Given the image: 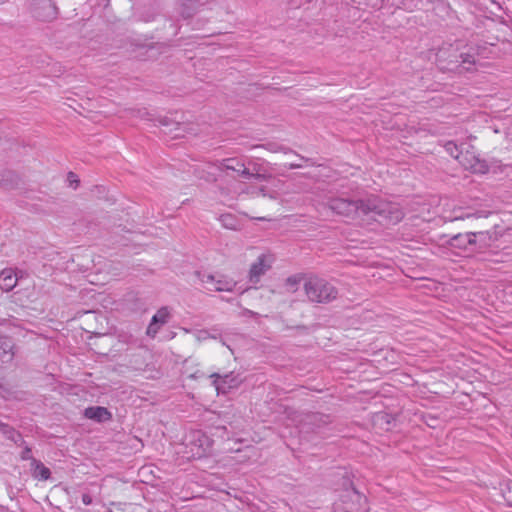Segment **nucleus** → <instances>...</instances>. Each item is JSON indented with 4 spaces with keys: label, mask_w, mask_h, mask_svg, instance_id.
Masks as SVG:
<instances>
[{
    "label": "nucleus",
    "mask_w": 512,
    "mask_h": 512,
    "mask_svg": "<svg viewBox=\"0 0 512 512\" xmlns=\"http://www.w3.org/2000/svg\"><path fill=\"white\" fill-rule=\"evenodd\" d=\"M322 205L333 214L349 219H356L360 215L374 214L379 217L380 221L397 224L404 217V212L398 204L381 200L376 196L358 200L343 196H327Z\"/></svg>",
    "instance_id": "f257e3e1"
},
{
    "label": "nucleus",
    "mask_w": 512,
    "mask_h": 512,
    "mask_svg": "<svg viewBox=\"0 0 512 512\" xmlns=\"http://www.w3.org/2000/svg\"><path fill=\"white\" fill-rule=\"evenodd\" d=\"M436 63L442 71L459 74L477 70L475 56L469 53H459L453 45H445L439 48L436 53Z\"/></svg>",
    "instance_id": "f03ea898"
},
{
    "label": "nucleus",
    "mask_w": 512,
    "mask_h": 512,
    "mask_svg": "<svg viewBox=\"0 0 512 512\" xmlns=\"http://www.w3.org/2000/svg\"><path fill=\"white\" fill-rule=\"evenodd\" d=\"M302 289L307 301L311 303L327 304L338 297L337 288L325 279L318 277L304 280Z\"/></svg>",
    "instance_id": "7ed1b4c3"
},
{
    "label": "nucleus",
    "mask_w": 512,
    "mask_h": 512,
    "mask_svg": "<svg viewBox=\"0 0 512 512\" xmlns=\"http://www.w3.org/2000/svg\"><path fill=\"white\" fill-rule=\"evenodd\" d=\"M199 280L206 285V289L209 291H218V292H231L236 286V282L227 277H220L216 279L214 275L211 274H202L200 272H196Z\"/></svg>",
    "instance_id": "20e7f679"
},
{
    "label": "nucleus",
    "mask_w": 512,
    "mask_h": 512,
    "mask_svg": "<svg viewBox=\"0 0 512 512\" xmlns=\"http://www.w3.org/2000/svg\"><path fill=\"white\" fill-rule=\"evenodd\" d=\"M31 10L33 16L43 22H50L58 15V9L52 0H33Z\"/></svg>",
    "instance_id": "39448f33"
},
{
    "label": "nucleus",
    "mask_w": 512,
    "mask_h": 512,
    "mask_svg": "<svg viewBox=\"0 0 512 512\" xmlns=\"http://www.w3.org/2000/svg\"><path fill=\"white\" fill-rule=\"evenodd\" d=\"M468 233L471 236V252L490 247L498 239L496 232L479 231Z\"/></svg>",
    "instance_id": "423d86ee"
},
{
    "label": "nucleus",
    "mask_w": 512,
    "mask_h": 512,
    "mask_svg": "<svg viewBox=\"0 0 512 512\" xmlns=\"http://www.w3.org/2000/svg\"><path fill=\"white\" fill-rule=\"evenodd\" d=\"M272 261L273 259L270 255L261 254L250 267L249 280L252 283H258L261 276L271 268Z\"/></svg>",
    "instance_id": "0eeeda50"
},
{
    "label": "nucleus",
    "mask_w": 512,
    "mask_h": 512,
    "mask_svg": "<svg viewBox=\"0 0 512 512\" xmlns=\"http://www.w3.org/2000/svg\"><path fill=\"white\" fill-rule=\"evenodd\" d=\"M210 377L214 378L213 385L218 393H226L229 389L236 388L241 383L239 376L234 375L233 373L225 374L223 376L214 373Z\"/></svg>",
    "instance_id": "6e6552de"
},
{
    "label": "nucleus",
    "mask_w": 512,
    "mask_h": 512,
    "mask_svg": "<svg viewBox=\"0 0 512 512\" xmlns=\"http://www.w3.org/2000/svg\"><path fill=\"white\" fill-rule=\"evenodd\" d=\"M169 317L170 311L168 307H161L152 317L147 328V335L154 337L158 333L160 327L168 322Z\"/></svg>",
    "instance_id": "1a4fd4ad"
},
{
    "label": "nucleus",
    "mask_w": 512,
    "mask_h": 512,
    "mask_svg": "<svg viewBox=\"0 0 512 512\" xmlns=\"http://www.w3.org/2000/svg\"><path fill=\"white\" fill-rule=\"evenodd\" d=\"M207 0H177V9L184 19L191 18Z\"/></svg>",
    "instance_id": "9d476101"
},
{
    "label": "nucleus",
    "mask_w": 512,
    "mask_h": 512,
    "mask_svg": "<svg viewBox=\"0 0 512 512\" xmlns=\"http://www.w3.org/2000/svg\"><path fill=\"white\" fill-rule=\"evenodd\" d=\"M84 416L97 422H106L112 418V414L107 408L102 406L88 407L84 411Z\"/></svg>",
    "instance_id": "9b49d317"
},
{
    "label": "nucleus",
    "mask_w": 512,
    "mask_h": 512,
    "mask_svg": "<svg viewBox=\"0 0 512 512\" xmlns=\"http://www.w3.org/2000/svg\"><path fill=\"white\" fill-rule=\"evenodd\" d=\"M14 357V344L9 337L0 336V361L8 363Z\"/></svg>",
    "instance_id": "f8f14e48"
},
{
    "label": "nucleus",
    "mask_w": 512,
    "mask_h": 512,
    "mask_svg": "<svg viewBox=\"0 0 512 512\" xmlns=\"http://www.w3.org/2000/svg\"><path fill=\"white\" fill-rule=\"evenodd\" d=\"M17 284V275L12 269H4L0 272V288L3 291H11Z\"/></svg>",
    "instance_id": "ddd939ff"
},
{
    "label": "nucleus",
    "mask_w": 512,
    "mask_h": 512,
    "mask_svg": "<svg viewBox=\"0 0 512 512\" xmlns=\"http://www.w3.org/2000/svg\"><path fill=\"white\" fill-rule=\"evenodd\" d=\"M451 247L471 251V236L469 233H459L448 240Z\"/></svg>",
    "instance_id": "4468645a"
},
{
    "label": "nucleus",
    "mask_w": 512,
    "mask_h": 512,
    "mask_svg": "<svg viewBox=\"0 0 512 512\" xmlns=\"http://www.w3.org/2000/svg\"><path fill=\"white\" fill-rule=\"evenodd\" d=\"M30 465H31L32 476L35 479L45 481L50 478L51 472H50L49 468L44 466V464L42 462H40L39 460L32 459V462L30 463Z\"/></svg>",
    "instance_id": "2eb2a0df"
},
{
    "label": "nucleus",
    "mask_w": 512,
    "mask_h": 512,
    "mask_svg": "<svg viewBox=\"0 0 512 512\" xmlns=\"http://www.w3.org/2000/svg\"><path fill=\"white\" fill-rule=\"evenodd\" d=\"M0 431L2 434L9 440L13 441L15 444L22 446L25 441L23 440L21 434L17 432L13 427L8 424L1 425Z\"/></svg>",
    "instance_id": "dca6fc26"
},
{
    "label": "nucleus",
    "mask_w": 512,
    "mask_h": 512,
    "mask_svg": "<svg viewBox=\"0 0 512 512\" xmlns=\"http://www.w3.org/2000/svg\"><path fill=\"white\" fill-rule=\"evenodd\" d=\"M254 148H265L271 152H279V151H282L284 153H293L295 154L300 160H303V161H306V162H309L310 159L309 158H305L299 154H297L295 151L291 150V149H288V148H285V147H282V146H279L275 143H268L266 145H258V146H254Z\"/></svg>",
    "instance_id": "f3484780"
},
{
    "label": "nucleus",
    "mask_w": 512,
    "mask_h": 512,
    "mask_svg": "<svg viewBox=\"0 0 512 512\" xmlns=\"http://www.w3.org/2000/svg\"><path fill=\"white\" fill-rule=\"evenodd\" d=\"M173 125H174V128L169 129V132H175L174 137L184 136L185 133H189V134L194 133V129L192 127H190L189 124L174 123Z\"/></svg>",
    "instance_id": "a211bd4d"
},
{
    "label": "nucleus",
    "mask_w": 512,
    "mask_h": 512,
    "mask_svg": "<svg viewBox=\"0 0 512 512\" xmlns=\"http://www.w3.org/2000/svg\"><path fill=\"white\" fill-rule=\"evenodd\" d=\"M198 442H199V447L202 448V451H198V452L194 453V456L201 458L206 455V452L209 448L210 440L207 436L201 435L198 438Z\"/></svg>",
    "instance_id": "6ab92c4d"
},
{
    "label": "nucleus",
    "mask_w": 512,
    "mask_h": 512,
    "mask_svg": "<svg viewBox=\"0 0 512 512\" xmlns=\"http://www.w3.org/2000/svg\"><path fill=\"white\" fill-rule=\"evenodd\" d=\"M238 161L234 158H229L222 160L219 163V169H227V170H233V171H240V167L238 166Z\"/></svg>",
    "instance_id": "aec40b11"
},
{
    "label": "nucleus",
    "mask_w": 512,
    "mask_h": 512,
    "mask_svg": "<svg viewBox=\"0 0 512 512\" xmlns=\"http://www.w3.org/2000/svg\"><path fill=\"white\" fill-rule=\"evenodd\" d=\"M300 284H301V279H299L297 277H289L285 283L287 292L296 293L300 287Z\"/></svg>",
    "instance_id": "412c9836"
},
{
    "label": "nucleus",
    "mask_w": 512,
    "mask_h": 512,
    "mask_svg": "<svg viewBox=\"0 0 512 512\" xmlns=\"http://www.w3.org/2000/svg\"><path fill=\"white\" fill-rule=\"evenodd\" d=\"M220 221L222 225L227 229L235 230L237 228L235 219L230 214L221 215Z\"/></svg>",
    "instance_id": "4be33fe9"
},
{
    "label": "nucleus",
    "mask_w": 512,
    "mask_h": 512,
    "mask_svg": "<svg viewBox=\"0 0 512 512\" xmlns=\"http://www.w3.org/2000/svg\"><path fill=\"white\" fill-rule=\"evenodd\" d=\"M247 193L251 194L254 197H258V196L266 197V196H268L271 199H276L275 193L268 194L265 187L254 188L252 190H248Z\"/></svg>",
    "instance_id": "5701e85b"
},
{
    "label": "nucleus",
    "mask_w": 512,
    "mask_h": 512,
    "mask_svg": "<svg viewBox=\"0 0 512 512\" xmlns=\"http://www.w3.org/2000/svg\"><path fill=\"white\" fill-rule=\"evenodd\" d=\"M194 337L198 342L205 341L209 338L216 339L215 335L210 334L207 330H197L194 332Z\"/></svg>",
    "instance_id": "b1692460"
},
{
    "label": "nucleus",
    "mask_w": 512,
    "mask_h": 512,
    "mask_svg": "<svg viewBox=\"0 0 512 512\" xmlns=\"http://www.w3.org/2000/svg\"><path fill=\"white\" fill-rule=\"evenodd\" d=\"M24 448H23V451L21 452V455H20V458L22 460H30L32 462V459H34L31 455V448L27 445H22Z\"/></svg>",
    "instance_id": "393cba45"
},
{
    "label": "nucleus",
    "mask_w": 512,
    "mask_h": 512,
    "mask_svg": "<svg viewBox=\"0 0 512 512\" xmlns=\"http://www.w3.org/2000/svg\"><path fill=\"white\" fill-rule=\"evenodd\" d=\"M504 497L507 503L512 506V481H510L507 485V489L504 492Z\"/></svg>",
    "instance_id": "a878e982"
},
{
    "label": "nucleus",
    "mask_w": 512,
    "mask_h": 512,
    "mask_svg": "<svg viewBox=\"0 0 512 512\" xmlns=\"http://www.w3.org/2000/svg\"><path fill=\"white\" fill-rule=\"evenodd\" d=\"M68 181H69V185L74 186V188H76L79 183V180L77 179L76 174H74L73 172L68 173Z\"/></svg>",
    "instance_id": "bb28decb"
},
{
    "label": "nucleus",
    "mask_w": 512,
    "mask_h": 512,
    "mask_svg": "<svg viewBox=\"0 0 512 512\" xmlns=\"http://www.w3.org/2000/svg\"><path fill=\"white\" fill-rule=\"evenodd\" d=\"M238 166L240 167V173L242 176L246 177V178H249V177H252V173H250V171L245 168L244 164L243 163H238Z\"/></svg>",
    "instance_id": "cd10ccee"
},
{
    "label": "nucleus",
    "mask_w": 512,
    "mask_h": 512,
    "mask_svg": "<svg viewBox=\"0 0 512 512\" xmlns=\"http://www.w3.org/2000/svg\"><path fill=\"white\" fill-rule=\"evenodd\" d=\"M82 502L85 505H90L92 503V497L89 494L85 493L82 495Z\"/></svg>",
    "instance_id": "c85d7f7f"
},
{
    "label": "nucleus",
    "mask_w": 512,
    "mask_h": 512,
    "mask_svg": "<svg viewBox=\"0 0 512 512\" xmlns=\"http://www.w3.org/2000/svg\"><path fill=\"white\" fill-rule=\"evenodd\" d=\"M482 167L483 165L480 164V162H477L475 165H471L469 168L474 172H480Z\"/></svg>",
    "instance_id": "c756f323"
},
{
    "label": "nucleus",
    "mask_w": 512,
    "mask_h": 512,
    "mask_svg": "<svg viewBox=\"0 0 512 512\" xmlns=\"http://www.w3.org/2000/svg\"><path fill=\"white\" fill-rule=\"evenodd\" d=\"M252 177H254V178L258 179V180H264V179L267 178V176L264 175V174H253Z\"/></svg>",
    "instance_id": "7c9ffc66"
},
{
    "label": "nucleus",
    "mask_w": 512,
    "mask_h": 512,
    "mask_svg": "<svg viewBox=\"0 0 512 512\" xmlns=\"http://www.w3.org/2000/svg\"><path fill=\"white\" fill-rule=\"evenodd\" d=\"M302 165L301 164H294V163H291L288 165V168L289 169H297V168H301Z\"/></svg>",
    "instance_id": "2f4dec72"
},
{
    "label": "nucleus",
    "mask_w": 512,
    "mask_h": 512,
    "mask_svg": "<svg viewBox=\"0 0 512 512\" xmlns=\"http://www.w3.org/2000/svg\"><path fill=\"white\" fill-rule=\"evenodd\" d=\"M69 107H71L73 110L77 111V112H78L79 114H81V115H82V114H84V112H83V111L78 110V109H77L74 105H72V104H69Z\"/></svg>",
    "instance_id": "473e14b6"
},
{
    "label": "nucleus",
    "mask_w": 512,
    "mask_h": 512,
    "mask_svg": "<svg viewBox=\"0 0 512 512\" xmlns=\"http://www.w3.org/2000/svg\"><path fill=\"white\" fill-rule=\"evenodd\" d=\"M465 216L464 215H456L454 218H452L451 220H458V219H464Z\"/></svg>",
    "instance_id": "72a5a7b5"
},
{
    "label": "nucleus",
    "mask_w": 512,
    "mask_h": 512,
    "mask_svg": "<svg viewBox=\"0 0 512 512\" xmlns=\"http://www.w3.org/2000/svg\"><path fill=\"white\" fill-rule=\"evenodd\" d=\"M161 124L166 127L169 126V123L166 120H161Z\"/></svg>",
    "instance_id": "f704fd0d"
},
{
    "label": "nucleus",
    "mask_w": 512,
    "mask_h": 512,
    "mask_svg": "<svg viewBox=\"0 0 512 512\" xmlns=\"http://www.w3.org/2000/svg\"><path fill=\"white\" fill-rule=\"evenodd\" d=\"M139 113H140V116H141V117H144L145 115H147V112H146V111H144L143 113H141V111H139Z\"/></svg>",
    "instance_id": "c9c22d12"
},
{
    "label": "nucleus",
    "mask_w": 512,
    "mask_h": 512,
    "mask_svg": "<svg viewBox=\"0 0 512 512\" xmlns=\"http://www.w3.org/2000/svg\"><path fill=\"white\" fill-rule=\"evenodd\" d=\"M353 494H354L357 498H360V495H359L356 491H354V492H353Z\"/></svg>",
    "instance_id": "e433bc0d"
},
{
    "label": "nucleus",
    "mask_w": 512,
    "mask_h": 512,
    "mask_svg": "<svg viewBox=\"0 0 512 512\" xmlns=\"http://www.w3.org/2000/svg\"><path fill=\"white\" fill-rule=\"evenodd\" d=\"M8 0H0V5L6 3Z\"/></svg>",
    "instance_id": "4c0bfd02"
},
{
    "label": "nucleus",
    "mask_w": 512,
    "mask_h": 512,
    "mask_svg": "<svg viewBox=\"0 0 512 512\" xmlns=\"http://www.w3.org/2000/svg\"><path fill=\"white\" fill-rule=\"evenodd\" d=\"M262 93L263 94H269V93H271V91L270 90H266V91H263Z\"/></svg>",
    "instance_id": "58836bf2"
},
{
    "label": "nucleus",
    "mask_w": 512,
    "mask_h": 512,
    "mask_svg": "<svg viewBox=\"0 0 512 512\" xmlns=\"http://www.w3.org/2000/svg\"><path fill=\"white\" fill-rule=\"evenodd\" d=\"M258 220H268L266 217H259Z\"/></svg>",
    "instance_id": "ea45409f"
},
{
    "label": "nucleus",
    "mask_w": 512,
    "mask_h": 512,
    "mask_svg": "<svg viewBox=\"0 0 512 512\" xmlns=\"http://www.w3.org/2000/svg\"><path fill=\"white\" fill-rule=\"evenodd\" d=\"M107 512H112V510H111V509H108V510H107Z\"/></svg>",
    "instance_id": "a19ab883"
}]
</instances>
